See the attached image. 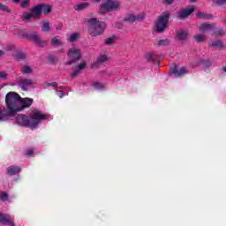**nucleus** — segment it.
<instances>
[{"instance_id":"obj_49","label":"nucleus","mask_w":226,"mask_h":226,"mask_svg":"<svg viewBox=\"0 0 226 226\" xmlns=\"http://www.w3.org/2000/svg\"><path fill=\"white\" fill-rule=\"evenodd\" d=\"M222 71H223V72H226V66L222 68Z\"/></svg>"},{"instance_id":"obj_6","label":"nucleus","mask_w":226,"mask_h":226,"mask_svg":"<svg viewBox=\"0 0 226 226\" xmlns=\"http://www.w3.org/2000/svg\"><path fill=\"white\" fill-rule=\"evenodd\" d=\"M20 19L23 22H30L31 19L38 20L41 19V9L39 5L32 7L30 11H25L21 14Z\"/></svg>"},{"instance_id":"obj_52","label":"nucleus","mask_w":226,"mask_h":226,"mask_svg":"<svg viewBox=\"0 0 226 226\" xmlns=\"http://www.w3.org/2000/svg\"><path fill=\"white\" fill-rule=\"evenodd\" d=\"M94 1H100V0H94Z\"/></svg>"},{"instance_id":"obj_29","label":"nucleus","mask_w":226,"mask_h":226,"mask_svg":"<svg viewBox=\"0 0 226 226\" xmlns=\"http://www.w3.org/2000/svg\"><path fill=\"white\" fill-rule=\"evenodd\" d=\"M41 31H43V33H49V31H50V23L49 21L46 20L42 22Z\"/></svg>"},{"instance_id":"obj_39","label":"nucleus","mask_w":226,"mask_h":226,"mask_svg":"<svg viewBox=\"0 0 226 226\" xmlns=\"http://www.w3.org/2000/svg\"><path fill=\"white\" fill-rule=\"evenodd\" d=\"M0 80H6V72H0Z\"/></svg>"},{"instance_id":"obj_17","label":"nucleus","mask_w":226,"mask_h":226,"mask_svg":"<svg viewBox=\"0 0 226 226\" xmlns=\"http://www.w3.org/2000/svg\"><path fill=\"white\" fill-rule=\"evenodd\" d=\"M177 40H180L181 41H185L186 38H188V30H183L180 29L177 31Z\"/></svg>"},{"instance_id":"obj_33","label":"nucleus","mask_w":226,"mask_h":226,"mask_svg":"<svg viewBox=\"0 0 226 226\" xmlns=\"http://www.w3.org/2000/svg\"><path fill=\"white\" fill-rule=\"evenodd\" d=\"M93 86L95 89H103L105 87V85L100 82H94Z\"/></svg>"},{"instance_id":"obj_21","label":"nucleus","mask_w":226,"mask_h":226,"mask_svg":"<svg viewBox=\"0 0 226 226\" xmlns=\"http://www.w3.org/2000/svg\"><path fill=\"white\" fill-rule=\"evenodd\" d=\"M79 39H80V34L74 33L69 35V37L67 38V41H70V43H74V41H79Z\"/></svg>"},{"instance_id":"obj_8","label":"nucleus","mask_w":226,"mask_h":226,"mask_svg":"<svg viewBox=\"0 0 226 226\" xmlns=\"http://www.w3.org/2000/svg\"><path fill=\"white\" fill-rule=\"evenodd\" d=\"M146 19V13L140 12V13H127L125 17L124 18V22H130L131 24L133 22H140L141 20H144Z\"/></svg>"},{"instance_id":"obj_50","label":"nucleus","mask_w":226,"mask_h":226,"mask_svg":"<svg viewBox=\"0 0 226 226\" xmlns=\"http://www.w3.org/2000/svg\"><path fill=\"white\" fill-rule=\"evenodd\" d=\"M174 0H170V3H172Z\"/></svg>"},{"instance_id":"obj_32","label":"nucleus","mask_w":226,"mask_h":226,"mask_svg":"<svg viewBox=\"0 0 226 226\" xmlns=\"http://www.w3.org/2000/svg\"><path fill=\"white\" fill-rule=\"evenodd\" d=\"M21 8H29L31 6V0H23L20 3Z\"/></svg>"},{"instance_id":"obj_36","label":"nucleus","mask_w":226,"mask_h":226,"mask_svg":"<svg viewBox=\"0 0 226 226\" xmlns=\"http://www.w3.org/2000/svg\"><path fill=\"white\" fill-rule=\"evenodd\" d=\"M214 34H215V36H223V34H225V32H223L222 28H219L215 30Z\"/></svg>"},{"instance_id":"obj_48","label":"nucleus","mask_w":226,"mask_h":226,"mask_svg":"<svg viewBox=\"0 0 226 226\" xmlns=\"http://www.w3.org/2000/svg\"><path fill=\"white\" fill-rule=\"evenodd\" d=\"M14 3H19L20 0H12Z\"/></svg>"},{"instance_id":"obj_3","label":"nucleus","mask_w":226,"mask_h":226,"mask_svg":"<svg viewBox=\"0 0 226 226\" xmlns=\"http://www.w3.org/2000/svg\"><path fill=\"white\" fill-rule=\"evenodd\" d=\"M169 19H170V13L167 11L162 12L160 16H158L157 19L154 22V33H165L169 27Z\"/></svg>"},{"instance_id":"obj_19","label":"nucleus","mask_w":226,"mask_h":226,"mask_svg":"<svg viewBox=\"0 0 226 226\" xmlns=\"http://www.w3.org/2000/svg\"><path fill=\"white\" fill-rule=\"evenodd\" d=\"M215 27V24L203 23L200 26V31L201 33H206V31H211Z\"/></svg>"},{"instance_id":"obj_51","label":"nucleus","mask_w":226,"mask_h":226,"mask_svg":"<svg viewBox=\"0 0 226 226\" xmlns=\"http://www.w3.org/2000/svg\"><path fill=\"white\" fill-rule=\"evenodd\" d=\"M60 52H63V49H61Z\"/></svg>"},{"instance_id":"obj_31","label":"nucleus","mask_w":226,"mask_h":226,"mask_svg":"<svg viewBox=\"0 0 226 226\" xmlns=\"http://www.w3.org/2000/svg\"><path fill=\"white\" fill-rule=\"evenodd\" d=\"M223 4H226V0H213L212 1L213 6H223Z\"/></svg>"},{"instance_id":"obj_25","label":"nucleus","mask_w":226,"mask_h":226,"mask_svg":"<svg viewBox=\"0 0 226 226\" xmlns=\"http://www.w3.org/2000/svg\"><path fill=\"white\" fill-rule=\"evenodd\" d=\"M211 47H214L215 49H225V44L222 42V41H214L211 43Z\"/></svg>"},{"instance_id":"obj_2","label":"nucleus","mask_w":226,"mask_h":226,"mask_svg":"<svg viewBox=\"0 0 226 226\" xmlns=\"http://www.w3.org/2000/svg\"><path fill=\"white\" fill-rule=\"evenodd\" d=\"M47 115L41 113L38 109H34L32 112L30 117H26V115H18L17 116V123L20 126H28L29 128H36L38 124H40V121H43L47 119Z\"/></svg>"},{"instance_id":"obj_35","label":"nucleus","mask_w":226,"mask_h":226,"mask_svg":"<svg viewBox=\"0 0 226 226\" xmlns=\"http://www.w3.org/2000/svg\"><path fill=\"white\" fill-rule=\"evenodd\" d=\"M16 59L18 61H24V59H26V54L24 53H19L17 56H16Z\"/></svg>"},{"instance_id":"obj_38","label":"nucleus","mask_w":226,"mask_h":226,"mask_svg":"<svg viewBox=\"0 0 226 226\" xmlns=\"http://www.w3.org/2000/svg\"><path fill=\"white\" fill-rule=\"evenodd\" d=\"M112 43H114V38H108V39L105 41V44H106V45H112Z\"/></svg>"},{"instance_id":"obj_22","label":"nucleus","mask_w":226,"mask_h":226,"mask_svg":"<svg viewBox=\"0 0 226 226\" xmlns=\"http://www.w3.org/2000/svg\"><path fill=\"white\" fill-rule=\"evenodd\" d=\"M51 45L52 47H62L63 40H61V37L56 36L51 39Z\"/></svg>"},{"instance_id":"obj_15","label":"nucleus","mask_w":226,"mask_h":226,"mask_svg":"<svg viewBox=\"0 0 226 226\" xmlns=\"http://www.w3.org/2000/svg\"><path fill=\"white\" fill-rule=\"evenodd\" d=\"M0 222L1 223H3V225H15V223H13V221H11V218L8 215H0Z\"/></svg>"},{"instance_id":"obj_46","label":"nucleus","mask_w":226,"mask_h":226,"mask_svg":"<svg viewBox=\"0 0 226 226\" xmlns=\"http://www.w3.org/2000/svg\"><path fill=\"white\" fill-rule=\"evenodd\" d=\"M56 29H57V30L63 29V25H59L58 26H56Z\"/></svg>"},{"instance_id":"obj_43","label":"nucleus","mask_w":226,"mask_h":226,"mask_svg":"<svg viewBox=\"0 0 226 226\" xmlns=\"http://www.w3.org/2000/svg\"><path fill=\"white\" fill-rule=\"evenodd\" d=\"M49 86H52V87H57V83L53 82V83L49 84Z\"/></svg>"},{"instance_id":"obj_42","label":"nucleus","mask_w":226,"mask_h":226,"mask_svg":"<svg viewBox=\"0 0 226 226\" xmlns=\"http://www.w3.org/2000/svg\"><path fill=\"white\" fill-rule=\"evenodd\" d=\"M57 96H59L60 98H63V96H64V93L63 91H58L56 92Z\"/></svg>"},{"instance_id":"obj_5","label":"nucleus","mask_w":226,"mask_h":226,"mask_svg":"<svg viewBox=\"0 0 226 226\" xmlns=\"http://www.w3.org/2000/svg\"><path fill=\"white\" fill-rule=\"evenodd\" d=\"M89 29H88V34L90 36L96 37V36H102L103 33L105 32V27L107 26L105 23L98 21V19L94 18H91L89 20Z\"/></svg>"},{"instance_id":"obj_10","label":"nucleus","mask_w":226,"mask_h":226,"mask_svg":"<svg viewBox=\"0 0 226 226\" xmlns=\"http://www.w3.org/2000/svg\"><path fill=\"white\" fill-rule=\"evenodd\" d=\"M34 100L32 98H22L19 99V104L18 106V112H21L24 109H28L31 105H33Z\"/></svg>"},{"instance_id":"obj_13","label":"nucleus","mask_w":226,"mask_h":226,"mask_svg":"<svg viewBox=\"0 0 226 226\" xmlns=\"http://www.w3.org/2000/svg\"><path fill=\"white\" fill-rule=\"evenodd\" d=\"M18 82L23 91H27V89L26 88L27 87V86H33V80L29 79L19 78Z\"/></svg>"},{"instance_id":"obj_37","label":"nucleus","mask_w":226,"mask_h":226,"mask_svg":"<svg viewBox=\"0 0 226 226\" xmlns=\"http://www.w3.org/2000/svg\"><path fill=\"white\" fill-rule=\"evenodd\" d=\"M0 10H2V11H6V13H10V9H8V6L0 4Z\"/></svg>"},{"instance_id":"obj_41","label":"nucleus","mask_w":226,"mask_h":226,"mask_svg":"<svg viewBox=\"0 0 226 226\" xmlns=\"http://www.w3.org/2000/svg\"><path fill=\"white\" fill-rule=\"evenodd\" d=\"M202 64H205V66H210L211 65V61L209 60H203Z\"/></svg>"},{"instance_id":"obj_26","label":"nucleus","mask_w":226,"mask_h":226,"mask_svg":"<svg viewBox=\"0 0 226 226\" xmlns=\"http://www.w3.org/2000/svg\"><path fill=\"white\" fill-rule=\"evenodd\" d=\"M21 73H23V75H29L33 73V69L29 65H24L21 68Z\"/></svg>"},{"instance_id":"obj_47","label":"nucleus","mask_w":226,"mask_h":226,"mask_svg":"<svg viewBox=\"0 0 226 226\" xmlns=\"http://www.w3.org/2000/svg\"><path fill=\"white\" fill-rule=\"evenodd\" d=\"M197 0H190V3H196Z\"/></svg>"},{"instance_id":"obj_16","label":"nucleus","mask_w":226,"mask_h":226,"mask_svg":"<svg viewBox=\"0 0 226 226\" xmlns=\"http://www.w3.org/2000/svg\"><path fill=\"white\" fill-rule=\"evenodd\" d=\"M159 59H160V56L155 53H148L146 55V60L148 63H152L153 64H154L156 61H159Z\"/></svg>"},{"instance_id":"obj_23","label":"nucleus","mask_w":226,"mask_h":226,"mask_svg":"<svg viewBox=\"0 0 226 226\" xmlns=\"http://www.w3.org/2000/svg\"><path fill=\"white\" fill-rule=\"evenodd\" d=\"M170 45V41H169V39H160L155 43V47H169Z\"/></svg>"},{"instance_id":"obj_20","label":"nucleus","mask_w":226,"mask_h":226,"mask_svg":"<svg viewBox=\"0 0 226 226\" xmlns=\"http://www.w3.org/2000/svg\"><path fill=\"white\" fill-rule=\"evenodd\" d=\"M39 7L41 8V14L49 15L52 11V7L49 4H39Z\"/></svg>"},{"instance_id":"obj_28","label":"nucleus","mask_w":226,"mask_h":226,"mask_svg":"<svg viewBox=\"0 0 226 226\" xmlns=\"http://www.w3.org/2000/svg\"><path fill=\"white\" fill-rule=\"evenodd\" d=\"M193 38L196 43H202L206 41V35L197 34L194 35Z\"/></svg>"},{"instance_id":"obj_1","label":"nucleus","mask_w":226,"mask_h":226,"mask_svg":"<svg viewBox=\"0 0 226 226\" xmlns=\"http://www.w3.org/2000/svg\"><path fill=\"white\" fill-rule=\"evenodd\" d=\"M20 104V95L15 92H9L5 96V105L7 107L6 114L0 116V121H6L8 117L14 116L19 112Z\"/></svg>"},{"instance_id":"obj_44","label":"nucleus","mask_w":226,"mask_h":226,"mask_svg":"<svg viewBox=\"0 0 226 226\" xmlns=\"http://www.w3.org/2000/svg\"><path fill=\"white\" fill-rule=\"evenodd\" d=\"M3 56H4V51L0 49V57H3Z\"/></svg>"},{"instance_id":"obj_9","label":"nucleus","mask_w":226,"mask_h":226,"mask_svg":"<svg viewBox=\"0 0 226 226\" xmlns=\"http://www.w3.org/2000/svg\"><path fill=\"white\" fill-rule=\"evenodd\" d=\"M26 38L27 40L34 41L37 47H45V45H47V41H43L36 32L26 35Z\"/></svg>"},{"instance_id":"obj_40","label":"nucleus","mask_w":226,"mask_h":226,"mask_svg":"<svg viewBox=\"0 0 226 226\" xmlns=\"http://www.w3.org/2000/svg\"><path fill=\"white\" fill-rule=\"evenodd\" d=\"M34 153V149H28L26 151V156H33Z\"/></svg>"},{"instance_id":"obj_27","label":"nucleus","mask_w":226,"mask_h":226,"mask_svg":"<svg viewBox=\"0 0 226 226\" xmlns=\"http://www.w3.org/2000/svg\"><path fill=\"white\" fill-rule=\"evenodd\" d=\"M86 8H89V4L83 3V4H79L74 6V10H76V11H80L82 10H86Z\"/></svg>"},{"instance_id":"obj_34","label":"nucleus","mask_w":226,"mask_h":226,"mask_svg":"<svg viewBox=\"0 0 226 226\" xmlns=\"http://www.w3.org/2000/svg\"><path fill=\"white\" fill-rule=\"evenodd\" d=\"M0 199L1 200H3V202H6V200H8V193L3 192L2 193H0Z\"/></svg>"},{"instance_id":"obj_18","label":"nucleus","mask_w":226,"mask_h":226,"mask_svg":"<svg viewBox=\"0 0 226 226\" xmlns=\"http://www.w3.org/2000/svg\"><path fill=\"white\" fill-rule=\"evenodd\" d=\"M21 169L19 166H10L7 168V174L10 176H15V174H19L20 172Z\"/></svg>"},{"instance_id":"obj_7","label":"nucleus","mask_w":226,"mask_h":226,"mask_svg":"<svg viewBox=\"0 0 226 226\" xmlns=\"http://www.w3.org/2000/svg\"><path fill=\"white\" fill-rule=\"evenodd\" d=\"M67 57L69 60L65 63L66 65L75 64L77 61H80L82 51L79 48H71L67 51Z\"/></svg>"},{"instance_id":"obj_45","label":"nucleus","mask_w":226,"mask_h":226,"mask_svg":"<svg viewBox=\"0 0 226 226\" xmlns=\"http://www.w3.org/2000/svg\"><path fill=\"white\" fill-rule=\"evenodd\" d=\"M162 3H167L168 4H170V0H162Z\"/></svg>"},{"instance_id":"obj_24","label":"nucleus","mask_w":226,"mask_h":226,"mask_svg":"<svg viewBox=\"0 0 226 226\" xmlns=\"http://www.w3.org/2000/svg\"><path fill=\"white\" fill-rule=\"evenodd\" d=\"M196 17L197 19H204L205 20H211V19H213V15L206 14L204 12H198Z\"/></svg>"},{"instance_id":"obj_11","label":"nucleus","mask_w":226,"mask_h":226,"mask_svg":"<svg viewBox=\"0 0 226 226\" xmlns=\"http://www.w3.org/2000/svg\"><path fill=\"white\" fill-rule=\"evenodd\" d=\"M189 73V71L186 67H181L180 69L177 68V64H173V67L171 68V74L175 77H183V75H186Z\"/></svg>"},{"instance_id":"obj_14","label":"nucleus","mask_w":226,"mask_h":226,"mask_svg":"<svg viewBox=\"0 0 226 226\" xmlns=\"http://www.w3.org/2000/svg\"><path fill=\"white\" fill-rule=\"evenodd\" d=\"M87 67V64L86 62L80 63L74 68V72H72V77H77L78 75H80L82 70H86Z\"/></svg>"},{"instance_id":"obj_4","label":"nucleus","mask_w":226,"mask_h":226,"mask_svg":"<svg viewBox=\"0 0 226 226\" xmlns=\"http://www.w3.org/2000/svg\"><path fill=\"white\" fill-rule=\"evenodd\" d=\"M121 8H123V4L118 0H106L101 4L99 13L105 15V13L119 11Z\"/></svg>"},{"instance_id":"obj_30","label":"nucleus","mask_w":226,"mask_h":226,"mask_svg":"<svg viewBox=\"0 0 226 226\" xmlns=\"http://www.w3.org/2000/svg\"><path fill=\"white\" fill-rule=\"evenodd\" d=\"M107 61V56L106 55H101L97 59H96V64H103V63H106Z\"/></svg>"},{"instance_id":"obj_12","label":"nucleus","mask_w":226,"mask_h":226,"mask_svg":"<svg viewBox=\"0 0 226 226\" xmlns=\"http://www.w3.org/2000/svg\"><path fill=\"white\" fill-rule=\"evenodd\" d=\"M193 11H195L193 7L184 9L178 13V19H180V20H185V19H188Z\"/></svg>"}]
</instances>
